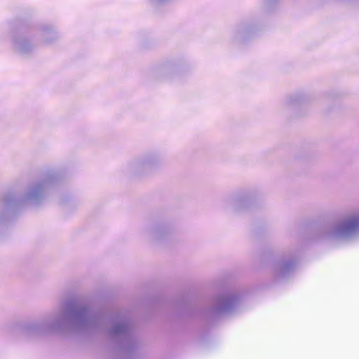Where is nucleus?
Returning <instances> with one entry per match:
<instances>
[{"mask_svg": "<svg viewBox=\"0 0 359 359\" xmlns=\"http://www.w3.org/2000/svg\"><path fill=\"white\" fill-rule=\"evenodd\" d=\"M356 224H357V222H356V221H354L353 222H352L351 224H350L347 226V228H348V229H351V228L354 227V226L356 225Z\"/></svg>", "mask_w": 359, "mask_h": 359, "instance_id": "nucleus-1", "label": "nucleus"}]
</instances>
